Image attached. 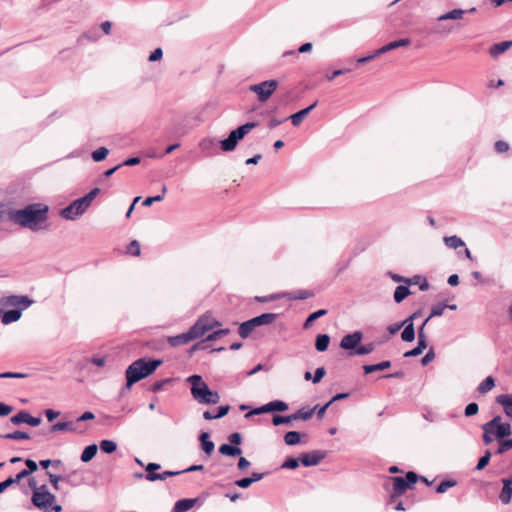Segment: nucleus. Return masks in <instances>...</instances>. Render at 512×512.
Returning <instances> with one entry per match:
<instances>
[{
    "label": "nucleus",
    "mask_w": 512,
    "mask_h": 512,
    "mask_svg": "<svg viewBox=\"0 0 512 512\" xmlns=\"http://www.w3.org/2000/svg\"><path fill=\"white\" fill-rule=\"evenodd\" d=\"M410 294L411 291L407 285H399L394 291L393 298L396 303H401Z\"/></svg>",
    "instance_id": "c85d7f7f"
},
{
    "label": "nucleus",
    "mask_w": 512,
    "mask_h": 512,
    "mask_svg": "<svg viewBox=\"0 0 512 512\" xmlns=\"http://www.w3.org/2000/svg\"><path fill=\"white\" fill-rule=\"evenodd\" d=\"M199 441L201 449L208 456L212 454L215 448V444L210 440V434L208 432H201L199 435Z\"/></svg>",
    "instance_id": "aec40b11"
},
{
    "label": "nucleus",
    "mask_w": 512,
    "mask_h": 512,
    "mask_svg": "<svg viewBox=\"0 0 512 512\" xmlns=\"http://www.w3.org/2000/svg\"><path fill=\"white\" fill-rule=\"evenodd\" d=\"M75 431L73 422H57L50 427V432Z\"/></svg>",
    "instance_id": "f704fd0d"
},
{
    "label": "nucleus",
    "mask_w": 512,
    "mask_h": 512,
    "mask_svg": "<svg viewBox=\"0 0 512 512\" xmlns=\"http://www.w3.org/2000/svg\"><path fill=\"white\" fill-rule=\"evenodd\" d=\"M491 452L490 450H486L484 455L481 456L479 459H478V463L475 467L476 470H482L484 469L488 464H489V461H490V458H491Z\"/></svg>",
    "instance_id": "3c124183"
},
{
    "label": "nucleus",
    "mask_w": 512,
    "mask_h": 512,
    "mask_svg": "<svg viewBox=\"0 0 512 512\" xmlns=\"http://www.w3.org/2000/svg\"><path fill=\"white\" fill-rule=\"evenodd\" d=\"M327 314V310L326 309H320V310H317L313 313H311L305 320L304 324H303V328L304 329H308L312 326L313 322L316 321L318 318L324 316Z\"/></svg>",
    "instance_id": "72a5a7b5"
},
{
    "label": "nucleus",
    "mask_w": 512,
    "mask_h": 512,
    "mask_svg": "<svg viewBox=\"0 0 512 512\" xmlns=\"http://www.w3.org/2000/svg\"><path fill=\"white\" fill-rule=\"evenodd\" d=\"M218 451L220 454H222L224 456H228V457H236L242 453L241 448H239L231 443L230 444L224 443V444L220 445Z\"/></svg>",
    "instance_id": "5701e85b"
},
{
    "label": "nucleus",
    "mask_w": 512,
    "mask_h": 512,
    "mask_svg": "<svg viewBox=\"0 0 512 512\" xmlns=\"http://www.w3.org/2000/svg\"><path fill=\"white\" fill-rule=\"evenodd\" d=\"M251 130H231L227 138L219 140V146L223 152L235 150L238 142L242 140Z\"/></svg>",
    "instance_id": "9d476101"
},
{
    "label": "nucleus",
    "mask_w": 512,
    "mask_h": 512,
    "mask_svg": "<svg viewBox=\"0 0 512 512\" xmlns=\"http://www.w3.org/2000/svg\"><path fill=\"white\" fill-rule=\"evenodd\" d=\"M301 441V433L298 431H289L284 435V442L288 446H295Z\"/></svg>",
    "instance_id": "2f4dec72"
},
{
    "label": "nucleus",
    "mask_w": 512,
    "mask_h": 512,
    "mask_svg": "<svg viewBox=\"0 0 512 512\" xmlns=\"http://www.w3.org/2000/svg\"><path fill=\"white\" fill-rule=\"evenodd\" d=\"M391 367V361L385 360L376 364H368L363 366L364 374H370L376 371H383Z\"/></svg>",
    "instance_id": "393cba45"
},
{
    "label": "nucleus",
    "mask_w": 512,
    "mask_h": 512,
    "mask_svg": "<svg viewBox=\"0 0 512 512\" xmlns=\"http://www.w3.org/2000/svg\"><path fill=\"white\" fill-rule=\"evenodd\" d=\"M325 374H326L325 368L324 367H318L315 370L314 375H313V383H319L323 379Z\"/></svg>",
    "instance_id": "0e129e2a"
},
{
    "label": "nucleus",
    "mask_w": 512,
    "mask_h": 512,
    "mask_svg": "<svg viewBox=\"0 0 512 512\" xmlns=\"http://www.w3.org/2000/svg\"><path fill=\"white\" fill-rule=\"evenodd\" d=\"M495 401L502 406L505 415L512 419V394H500Z\"/></svg>",
    "instance_id": "a211bd4d"
},
{
    "label": "nucleus",
    "mask_w": 512,
    "mask_h": 512,
    "mask_svg": "<svg viewBox=\"0 0 512 512\" xmlns=\"http://www.w3.org/2000/svg\"><path fill=\"white\" fill-rule=\"evenodd\" d=\"M511 47H512L511 40L495 43L489 48V54L492 58H497L499 55L503 54Z\"/></svg>",
    "instance_id": "6ab92c4d"
},
{
    "label": "nucleus",
    "mask_w": 512,
    "mask_h": 512,
    "mask_svg": "<svg viewBox=\"0 0 512 512\" xmlns=\"http://www.w3.org/2000/svg\"><path fill=\"white\" fill-rule=\"evenodd\" d=\"M0 437L4 438V439H9V440H26V439H30V435L26 432H23V431H14V432H11V433H7V434H4V435H0Z\"/></svg>",
    "instance_id": "79ce46f5"
},
{
    "label": "nucleus",
    "mask_w": 512,
    "mask_h": 512,
    "mask_svg": "<svg viewBox=\"0 0 512 512\" xmlns=\"http://www.w3.org/2000/svg\"><path fill=\"white\" fill-rule=\"evenodd\" d=\"M170 382H172V378H165V379L158 380L151 385L150 390L154 393H157V392L163 390L165 385Z\"/></svg>",
    "instance_id": "5fc2aeb1"
},
{
    "label": "nucleus",
    "mask_w": 512,
    "mask_h": 512,
    "mask_svg": "<svg viewBox=\"0 0 512 512\" xmlns=\"http://www.w3.org/2000/svg\"><path fill=\"white\" fill-rule=\"evenodd\" d=\"M10 421L14 425H20L26 423L32 427H37L41 424L42 419L40 417H34L29 412L22 410L10 418Z\"/></svg>",
    "instance_id": "2eb2a0df"
},
{
    "label": "nucleus",
    "mask_w": 512,
    "mask_h": 512,
    "mask_svg": "<svg viewBox=\"0 0 512 512\" xmlns=\"http://www.w3.org/2000/svg\"><path fill=\"white\" fill-rule=\"evenodd\" d=\"M141 162V158L140 157H131V158H128L126 160H124L123 162L119 163V167H124V166H135V165H138L140 164Z\"/></svg>",
    "instance_id": "680f3d73"
},
{
    "label": "nucleus",
    "mask_w": 512,
    "mask_h": 512,
    "mask_svg": "<svg viewBox=\"0 0 512 512\" xmlns=\"http://www.w3.org/2000/svg\"><path fill=\"white\" fill-rule=\"evenodd\" d=\"M160 468H161V465L158 463H154V462L148 463L147 466L145 467L146 480H148L150 482L156 481L155 478H151L150 475H157L158 473H156V471L159 470Z\"/></svg>",
    "instance_id": "37998d69"
},
{
    "label": "nucleus",
    "mask_w": 512,
    "mask_h": 512,
    "mask_svg": "<svg viewBox=\"0 0 512 512\" xmlns=\"http://www.w3.org/2000/svg\"><path fill=\"white\" fill-rule=\"evenodd\" d=\"M220 322L214 319L210 314L206 313L200 316L197 321L185 333L170 336L167 342L172 347L188 344L190 341L202 337L206 332L220 326Z\"/></svg>",
    "instance_id": "f03ea898"
},
{
    "label": "nucleus",
    "mask_w": 512,
    "mask_h": 512,
    "mask_svg": "<svg viewBox=\"0 0 512 512\" xmlns=\"http://www.w3.org/2000/svg\"><path fill=\"white\" fill-rule=\"evenodd\" d=\"M100 449L106 454H111L116 451L117 444L112 440H102L100 442Z\"/></svg>",
    "instance_id": "a18cd8bd"
},
{
    "label": "nucleus",
    "mask_w": 512,
    "mask_h": 512,
    "mask_svg": "<svg viewBox=\"0 0 512 512\" xmlns=\"http://www.w3.org/2000/svg\"><path fill=\"white\" fill-rule=\"evenodd\" d=\"M316 409H318V405H315L312 409H309V410H304L303 408L302 409H299L297 410L295 413H293V420H309L313 414L315 413Z\"/></svg>",
    "instance_id": "7c9ffc66"
},
{
    "label": "nucleus",
    "mask_w": 512,
    "mask_h": 512,
    "mask_svg": "<svg viewBox=\"0 0 512 512\" xmlns=\"http://www.w3.org/2000/svg\"><path fill=\"white\" fill-rule=\"evenodd\" d=\"M228 440L231 444L238 447L242 443V436L240 433L235 432L228 436Z\"/></svg>",
    "instance_id": "774afa93"
},
{
    "label": "nucleus",
    "mask_w": 512,
    "mask_h": 512,
    "mask_svg": "<svg viewBox=\"0 0 512 512\" xmlns=\"http://www.w3.org/2000/svg\"><path fill=\"white\" fill-rule=\"evenodd\" d=\"M186 381L191 385L190 392L193 399L202 405H215L220 401V394L209 388L201 375L193 374Z\"/></svg>",
    "instance_id": "20e7f679"
},
{
    "label": "nucleus",
    "mask_w": 512,
    "mask_h": 512,
    "mask_svg": "<svg viewBox=\"0 0 512 512\" xmlns=\"http://www.w3.org/2000/svg\"><path fill=\"white\" fill-rule=\"evenodd\" d=\"M444 242L447 247L452 249H457L465 245L462 239L456 235L444 237Z\"/></svg>",
    "instance_id": "58836bf2"
},
{
    "label": "nucleus",
    "mask_w": 512,
    "mask_h": 512,
    "mask_svg": "<svg viewBox=\"0 0 512 512\" xmlns=\"http://www.w3.org/2000/svg\"><path fill=\"white\" fill-rule=\"evenodd\" d=\"M479 411V406L476 402H471L469 404L466 405L465 409H464V415L466 417H472L474 415H476Z\"/></svg>",
    "instance_id": "bf43d9fd"
},
{
    "label": "nucleus",
    "mask_w": 512,
    "mask_h": 512,
    "mask_svg": "<svg viewBox=\"0 0 512 512\" xmlns=\"http://www.w3.org/2000/svg\"><path fill=\"white\" fill-rule=\"evenodd\" d=\"M419 477L414 471H408L405 477L402 476H393L389 477V480L393 483V490L390 495L389 502H394L396 498L403 495L408 489H411Z\"/></svg>",
    "instance_id": "423d86ee"
},
{
    "label": "nucleus",
    "mask_w": 512,
    "mask_h": 512,
    "mask_svg": "<svg viewBox=\"0 0 512 512\" xmlns=\"http://www.w3.org/2000/svg\"><path fill=\"white\" fill-rule=\"evenodd\" d=\"M33 300L28 296L10 295L0 299V305L3 307L28 308Z\"/></svg>",
    "instance_id": "ddd939ff"
},
{
    "label": "nucleus",
    "mask_w": 512,
    "mask_h": 512,
    "mask_svg": "<svg viewBox=\"0 0 512 512\" xmlns=\"http://www.w3.org/2000/svg\"><path fill=\"white\" fill-rule=\"evenodd\" d=\"M466 13V10L463 9H453L445 14L440 15L437 20L438 21H446V20H460L463 18V15Z\"/></svg>",
    "instance_id": "a878e982"
},
{
    "label": "nucleus",
    "mask_w": 512,
    "mask_h": 512,
    "mask_svg": "<svg viewBox=\"0 0 512 512\" xmlns=\"http://www.w3.org/2000/svg\"><path fill=\"white\" fill-rule=\"evenodd\" d=\"M87 211V207L81 198L74 200L67 207L63 208L60 212L62 218L66 220H75Z\"/></svg>",
    "instance_id": "f8f14e48"
},
{
    "label": "nucleus",
    "mask_w": 512,
    "mask_h": 512,
    "mask_svg": "<svg viewBox=\"0 0 512 512\" xmlns=\"http://www.w3.org/2000/svg\"><path fill=\"white\" fill-rule=\"evenodd\" d=\"M265 405L266 413L269 412H284L288 410V404L282 400H273Z\"/></svg>",
    "instance_id": "b1692460"
},
{
    "label": "nucleus",
    "mask_w": 512,
    "mask_h": 512,
    "mask_svg": "<svg viewBox=\"0 0 512 512\" xmlns=\"http://www.w3.org/2000/svg\"><path fill=\"white\" fill-rule=\"evenodd\" d=\"M435 358V352L433 347L429 349V351L422 357L421 364L423 366L427 365L429 362H431Z\"/></svg>",
    "instance_id": "338daca9"
},
{
    "label": "nucleus",
    "mask_w": 512,
    "mask_h": 512,
    "mask_svg": "<svg viewBox=\"0 0 512 512\" xmlns=\"http://www.w3.org/2000/svg\"><path fill=\"white\" fill-rule=\"evenodd\" d=\"M499 441V446L496 450V454H503L507 452L508 450L512 449V438H504Z\"/></svg>",
    "instance_id": "09e8293b"
},
{
    "label": "nucleus",
    "mask_w": 512,
    "mask_h": 512,
    "mask_svg": "<svg viewBox=\"0 0 512 512\" xmlns=\"http://www.w3.org/2000/svg\"><path fill=\"white\" fill-rule=\"evenodd\" d=\"M404 329L401 333V339L404 342H412L415 339V328L413 323L406 324L403 326Z\"/></svg>",
    "instance_id": "473e14b6"
},
{
    "label": "nucleus",
    "mask_w": 512,
    "mask_h": 512,
    "mask_svg": "<svg viewBox=\"0 0 512 512\" xmlns=\"http://www.w3.org/2000/svg\"><path fill=\"white\" fill-rule=\"evenodd\" d=\"M140 252L141 250L139 242L137 240H132L127 246V253L132 256H139Z\"/></svg>",
    "instance_id": "13d9d810"
},
{
    "label": "nucleus",
    "mask_w": 512,
    "mask_h": 512,
    "mask_svg": "<svg viewBox=\"0 0 512 512\" xmlns=\"http://www.w3.org/2000/svg\"><path fill=\"white\" fill-rule=\"evenodd\" d=\"M427 323H428V319H425V321L422 323V325L418 328V332H417L418 341L427 342V336L425 334V326L427 325Z\"/></svg>",
    "instance_id": "e2e57ef3"
},
{
    "label": "nucleus",
    "mask_w": 512,
    "mask_h": 512,
    "mask_svg": "<svg viewBox=\"0 0 512 512\" xmlns=\"http://www.w3.org/2000/svg\"><path fill=\"white\" fill-rule=\"evenodd\" d=\"M229 333H230V329H228V328L219 329L217 331L210 333L206 337L205 341H214V340H217L218 338L228 335Z\"/></svg>",
    "instance_id": "6e6d98bb"
},
{
    "label": "nucleus",
    "mask_w": 512,
    "mask_h": 512,
    "mask_svg": "<svg viewBox=\"0 0 512 512\" xmlns=\"http://www.w3.org/2000/svg\"><path fill=\"white\" fill-rule=\"evenodd\" d=\"M494 147H495V150L498 152V153H504V152H507L508 149H509V145L507 142L505 141H502V140H498L495 142L494 144Z\"/></svg>",
    "instance_id": "69168bd1"
},
{
    "label": "nucleus",
    "mask_w": 512,
    "mask_h": 512,
    "mask_svg": "<svg viewBox=\"0 0 512 512\" xmlns=\"http://www.w3.org/2000/svg\"><path fill=\"white\" fill-rule=\"evenodd\" d=\"M512 497V488L511 487H502V490L499 494V499L503 504H508L511 501Z\"/></svg>",
    "instance_id": "864d4df0"
},
{
    "label": "nucleus",
    "mask_w": 512,
    "mask_h": 512,
    "mask_svg": "<svg viewBox=\"0 0 512 512\" xmlns=\"http://www.w3.org/2000/svg\"><path fill=\"white\" fill-rule=\"evenodd\" d=\"M25 308H14L8 311H5L2 315V323L7 325L13 322H16L20 319L22 315V311Z\"/></svg>",
    "instance_id": "412c9836"
},
{
    "label": "nucleus",
    "mask_w": 512,
    "mask_h": 512,
    "mask_svg": "<svg viewBox=\"0 0 512 512\" xmlns=\"http://www.w3.org/2000/svg\"><path fill=\"white\" fill-rule=\"evenodd\" d=\"M97 451L98 446L96 444H90L86 446L80 456L81 461L84 463L91 461L95 457Z\"/></svg>",
    "instance_id": "cd10ccee"
},
{
    "label": "nucleus",
    "mask_w": 512,
    "mask_h": 512,
    "mask_svg": "<svg viewBox=\"0 0 512 512\" xmlns=\"http://www.w3.org/2000/svg\"><path fill=\"white\" fill-rule=\"evenodd\" d=\"M495 386V379L492 376H487L477 387V392L486 394L491 391Z\"/></svg>",
    "instance_id": "c756f323"
},
{
    "label": "nucleus",
    "mask_w": 512,
    "mask_h": 512,
    "mask_svg": "<svg viewBox=\"0 0 512 512\" xmlns=\"http://www.w3.org/2000/svg\"><path fill=\"white\" fill-rule=\"evenodd\" d=\"M293 420V415H287V416H282V415H278V414H275L273 415L272 417V423L274 426H279V425H282V424H290Z\"/></svg>",
    "instance_id": "de8ad7c7"
},
{
    "label": "nucleus",
    "mask_w": 512,
    "mask_h": 512,
    "mask_svg": "<svg viewBox=\"0 0 512 512\" xmlns=\"http://www.w3.org/2000/svg\"><path fill=\"white\" fill-rule=\"evenodd\" d=\"M182 474L181 471H170V470H167V471H164L162 473H159L157 475H150L151 478H155L156 481L158 480H166L168 477H173V476H177V475H180Z\"/></svg>",
    "instance_id": "4d7b16f0"
},
{
    "label": "nucleus",
    "mask_w": 512,
    "mask_h": 512,
    "mask_svg": "<svg viewBox=\"0 0 512 512\" xmlns=\"http://www.w3.org/2000/svg\"><path fill=\"white\" fill-rule=\"evenodd\" d=\"M447 308V304L439 303L434 305L431 309L430 315L426 318L428 321L433 317L441 316L444 313V310Z\"/></svg>",
    "instance_id": "603ef678"
},
{
    "label": "nucleus",
    "mask_w": 512,
    "mask_h": 512,
    "mask_svg": "<svg viewBox=\"0 0 512 512\" xmlns=\"http://www.w3.org/2000/svg\"><path fill=\"white\" fill-rule=\"evenodd\" d=\"M483 430L482 440L485 445L491 444L494 439L502 440L512 434L511 424L502 422L500 415L494 416L491 420L481 426Z\"/></svg>",
    "instance_id": "39448f33"
},
{
    "label": "nucleus",
    "mask_w": 512,
    "mask_h": 512,
    "mask_svg": "<svg viewBox=\"0 0 512 512\" xmlns=\"http://www.w3.org/2000/svg\"><path fill=\"white\" fill-rule=\"evenodd\" d=\"M163 363L161 359L139 358L132 362L125 371L126 384L122 391L129 390L140 380L153 374Z\"/></svg>",
    "instance_id": "7ed1b4c3"
},
{
    "label": "nucleus",
    "mask_w": 512,
    "mask_h": 512,
    "mask_svg": "<svg viewBox=\"0 0 512 512\" xmlns=\"http://www.w3.org/2000/svg\"><path fill=\"white\" fill-rule=\"evenodd\" d=\"M330 336L328 334H318L315 339V349L324 352L328 349Z\"/></svg>",
    "instance_id": "bb28decb"
},
{
    "label": "nucleus",
    "mask_w": 512,
    "mask_h": 512,
    "mask_svg": "<svg viewBox=\"0 0 512 512\" xmlns=\"http://www.w3.org/2000/svg\"><path fill=\"white\" fill-rule=\"evenodd\" d=\"M25 465L27 467L25 470L29 475H31L38 469V464L34 460L29 458L25 460Z\"/></svg>",
    "instance_id": "052dcab7"
},
{
    "label": "nucleus",
    "mask_w": 512,
    "mask_h": 512,
    "mask_svg": "<svg viewBox=\"0 0 512 512\" xmlns=\"http://www.w3.org/2000/svg\"><path fill=\"white\" fill-rule=\"evenodd\" d=\"M317 105L316 102H314L309 107L300 110L299 112L289 116V117H272L269 119L267 126L268 128H275L277 126L282 125L284 122H286L289 118L291 119L293 126H298L302 122V120L308 115V113Z\"/></svg>",
    "instance_id": "1a4fd4ad"
},
{
    "label": "nucleus",
    "mask_w": 512,
    "mask_h": 512,
    "mask_svg": "<svg viewBox=\"0 0 512 512\" xmlns=\"http://www.w3.org/2000/svg\"><path fill=\"white\" fill-rule=\"evenodd\" d=\"M389 275L394 282H397V283L404 282V283H407L408 285H412V284L416 283V279H420V276H418V275H415L412 278H405L403 276H400L398 274H394L391 272L389 273Z\"/></svg>",
    "instance_id": "49530a36"
},
{
    "label": "nucleus",
    "mask_w": 512,
    "mask_h": 512,
    "mask_svg": "<svg viewBox=\"0 0 512 512\" xmlns=\"http://www.w3.org/2000/svg\"><path fill=\"white\" fill-rule=\"evenodd\" d=\"M278 316L279 315L276 313H263L259 316L253 317L240 324L238 333L241 338L246 339L251 335L252 331L256 327L269 325L273 323L278 318Z\"/></svg>",
    "instance_id": "0eeeda50"
},
{
    "label": "nucleus",
    "mask_w": 512,
    "mask_h": 512,
    "mask_svg": "<svg viewBox=\"0 0 512 512\" xmlns=\"http://www.w3.org/2000/svg\"><path fill=\"white\" fill-rule=\"evenodd\" d=\"M363 338L360 331L345 335L340 341V347L344 350L355 351Z\"/></svg>",
    "instance_id": "dca6fc26"
},
{
    "label": "nucleus",
    "mask_w": 512,
    "mask_h": 512,
    "mask_svg": "<svg viewBox=\"0 0 512 512\" xmlns=\"http://www.w3.org/2000/svg\"><path fill=\"white\" fill-rule=\"evenodd\" d=\"M427 348V342H422V341H418L417 342V346L414 347L413 349L409 350V351H406L403 356L405 358H410V357H416L420 354H422V352Z\"/></svg>",
    "instance_id": "c9c22d12"
},
{
    "label": "nucleus",
    "mask_w": 512,
    "mask_h": 512,
    "mask_svg": "<svg viewBox=\"0 0 512 512\" xmlns=\"http://www.w3.org/2000/svg\"><path fill=\"white\" fill-rule=\"evenodd\" d=\"M49 207L43 203H32L22 209H4L0 204V219L6 218L31 231H39L47 228Z\"/></svg>",
    "instance_id": "f257e3e1"
},
{
    "label": "nucleus",
    "mask_w": 512,
    "mask_h": 512,
    "mask_svg": "<svg viewBox=\"0 0 512 512\" xmlns=\"http://www.w3.org/2000/svg\"><path fill=\"white\" fill-rule=\"evenodd\" d=\"M327 455L326 451L313 450L305 452L300 455V460L303 466L311 467L318 465Z\"/></svg>",
    "instance_id": "4468645a"
},
{
    "label": "nucleus",
    "mask_w": 512,
    "mask_h": 512,
    "mask_svg": "<svg viewBox=\"0 0 512 512\" xmlns=\"http://www.w3.org/2000/svg\"><path fill=\"white\" fill-rule=\"evenodd\" d=\"M278 86L276 80L263 81L258 84H254L250 87V90L258 95V99L264 102L269 99Z\"/></svg>",
    "instance_id": "9b49d317"
},
{
    "label": "nucleus",
    "mask_w": 512,
    "mask_h": 512,
    "mask_svg": "<svg viewBox=\"0 0 512 512\" xmlns=\"http://www.w3.org/2000/svg\"><path fill=\"white\" fill-rule=\"evenodd\" d=\"M47 475L49 477V481H50L52 487L55 490H59V482L60 481H66L67 483L72 484L71 481H70V477L71 476L62 477L60 475L53 474V473H51L49 471L47 472Z\"/></svg>",
    "instance_id": "e433bc0d"
},
{
    "label": "nucleus",
    "mask_w": 512,
    "mask_h": 512,
    "mask_svg": "<svg viewBox=\"0 0 512 512\" xmlns=\"http://www.w3.org/2000/svg\"><path fill=\"white\" fill-rule=\"evenodd\" d=\"M219 140L216 138H204L199 142V148L206 156L214 155L217 152Z\"/></svg>",
    "instance_id": "f3484780"
},
{
    "label": "nucleus",
    "mask_w": 512,
    "mask_h": 512,
    "mask_svg": "<svg viewBox=\"0 0 512 512\" xmlns=\"http://www.w3.org/2000/svg\"><path fill=\"white\" fill-rule=\"evenodd\" d=\"M300 463H301L300 457L299 458L288 457L282 463L281 468L282 469H296L299 467Z\"/></svg>",
    "instance_id": "8fccbe9b"
},
{
    "label": "nucleus",
    "mask_w": 512,
    "mask_h": 512,
    "mask_svg": "<svg viewBox=\"0 0 512 512\" xmlns=\"http://www.w3.org/2000/svg\"><path fill=\"white\" fill-rule=\"evenodd\" d=\"M196 502L197 499L194 498L180 499L176 501L171 512H186L190 510L195 505Z\"/></svg>",
    "instance_id": "4be33fe9"
},
{
    "label": "nucleus",
    "mask_w": 512,
    "mask_h": 512,
    "mask_svg": "<svg viewBox=\"0 0 512 512\" xmlns=\"http://www.w3.org/2000/svg\"><path fill=\"white\" fill-rule=\"evenodd\" d=\"M109 154V149L102 146L96 150H94L91 154V157L94 162H101L106 159Z\"/></svg>",
    "instance_id": "a19ab883"
},
{
    "label": "nucleus",
    "mask_w": 512,
    "mask_h": 512,
    "mask_svg": "<svg viewBox=\"0 0 512 512\" xmlns=\"http://www.w3.org/2000/svg\"><path fill=\"white\" fill-rule=\"evenodd\" d=\"M313 296H314L313 291L305 290V289H300V290H296L293 293H291L290 294V299H292V300H305V299L311 298Z\"/></svg>",
    "instance_id": "ea45409f"
},
{
    "label": "nucleus",
    "mask_w": 512,
    "mask_h": 512,
    "mask_svg": "<svg viewBox=\"0 0 512 512\" xmlns=\"http://www.w3.org/2000/svg\"><path fill=\"white\" fill-rule=\"evenodd\" d=\"M55 500V495L49 491L46 484L40 485V489L34 491L31 497L32 504L44 512H47L50 509Z\"/></svg>",
    "instance_id": "6e6552de"
},
{
    "label": "nucleus",
    "mask_w": 512,
    "mask_h": 512,
    "mask_svg": "<svg viewBox=\"0 0 512 512\" xmlns=\"http://www.w3.org/2000/svg\"><path fill=\"white\" fill-rule=\"evenodd\" d=\"M375 350V344L373 342L365 345H358L355 351L350 352V355H367Z\"/></svg>",
    "instance_id": "4c0bfd02"
},
{
    "label": "nucleus",
    "mask_w": 512,
    "mask_h": 512,
    "mask_svg": "<svg viewBox=\"0 0 512 512\" xmlns=\"http://www.w3.org/2000/svg\"><path fill=\"white\" fill-rule=\"evenodd\" d=\"M456 484L457 482L453 479H445L437 485L436 492L438 494L445 493L449 488L456 486Z\"/></svg>",
    "instance_id": "c03bdc74"
}]
</instances>
